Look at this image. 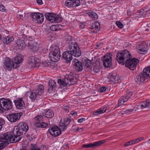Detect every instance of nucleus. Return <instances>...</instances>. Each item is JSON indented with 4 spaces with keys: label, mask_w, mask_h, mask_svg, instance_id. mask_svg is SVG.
I'll return each instance as SVG.
<instances>
[{
    "label": "nucleus",
    "mask_w": 150,
    "mask_h": 150,
    "mask_svg": "<svg viewBox=\"0 0 150 150\" xmlns=\"http://www.w3.org/2000/svg\"><path fill=\"white\" fill-rule=\"evenodd\" d=\"M13 37L11 35H8L6 37H3L2 41L4 44H8L13 40Z\"/></svg>",
    "instance_id": "c85d7f7f"
},
{
    "label": "nucleus",
    "mask_w": 150,
    "mask_h": 150,
    "mask_svg": "<svg viewBox=\"0 0 150 150\" xmlns=\"http://www.w3.org/2000/svg\"><path fill=\"white\" fill-rule=\"evenodd\" d=\"M38 94L37 92H31L30 94V98L32 100H34L36 98L37 95Z\"/></svg>",
    "instance_id": "e433bc0d"
},
{
    "label": "nucleus",
    "mask_w": 150,
    "mask_h": 150,
    "mask_svg": "<svg viewBox=\"0 0 150 150\" xmlns=\"http://www.w3.org/2000/svg\"><path fill=\"white\" fill-rule=\"evenodd\" d=\"M7 33L8 34V31H7Z\"/></svg>",
    "instance_id": "774afa93"
},
{
    "label": "nucleus",
    "mask_w": 150,
    "mask_h": 150,
    "mask_svg": "<svg viewBox=\"0 0 150 150\" xmlns=\"http://www.w3.org/2000/svg\"><path fill=\"white\" fill-rule=\"evenodd\" d=\"M44 91V87L42 85H39L36 92L38 95L41 94Z\"/></svg>",
    "instance_id": "72a5a7b5"
},
{
    "label": "nucleus",
    "mask_w": 150,
    "mask_h": 150,
    "mask_svg": "<svg viewBox=\"0 0 150 150\" xmlns=\"http://www.w3.org/2000/svg\"><path fill=\"white\" fill-rule=\"evenodd\" d=\"M77 82L76 79L71 74L66 75L63 80L59 79L58 82V83L62 86L74 85Z\"/></svg>",
    "instance_id": "423d86ee"
},
{
    "label": "nucleus",
    "mask_w": 150,
    "mask_h": 150,
    "mask_svg": "<svg viewBox=\"0 0 150 150\" xmlns=\"http://www.w3.org/2000/svg\"><path fill=\"white\" fill-rule=\"evenodd\" d=\"M29 64L32 67H34L38 66L39 62V60L36 57L33 56L29 59Z\"/></svg>",
    "instance_id": "b1692460"
},
{
    "label": "nucleus",
    "mask_w": 150,
    "mask_h": 150,
    "mask_svg": "<svg viewBox=\"0 0 150 150\" xmlns=\"http://www.w3.org/2000/svg\"><path fill=\"white\" fill-rule=\"evenodd\" d=\"M43 115L46 117L47 118H52L54 116L53 112L50 110H45V111L43 113Z\"/></svg>",
    "instance_id": "bb28decb"
},
{
    "label": "nucleus",
    "mask_w": 150,
    "mask_h": 150,
    "mask_svg": "<svg viewBox=\"0 0 150 150\" xmlns=\"http://www.w3.org/2000/svg\"><path fill=\"white\" fill-rule=\"evenodd\" d=\"M124 103V101L123 100H122L121 99V98H120L118 100V103L116 105L115 108H117L120 106L122 104H123Z\"/></svg>",
    "instance_id": "ea45409f"
},
{
    "label": "nucleus",
    "mask_w": 150,
    "mask_h": 150,
    "mask_svg": "<svg viewBox=\"0 0 150 150\" xmlns=\"http://www.w3.org/2000/svg\"><path fill=\"white\" fill-rule=\"evenodd\" d=\"M55 22L54 23H60L62 21V18L59 15H57L55 16Z\"/></svg>",
    "instance_id": "4c0bfd02"
},
{
    "label": "nucleus",
    "mask_w": 150,
    "mask_h": 150,
    "mask_svg": "<svg viewBox=\"0 0 150 150\" xmlns=\"http://www.w3.org/2000/svg\"><path fill=\"white\" fill-rule=\"evenodd\" d=\"M25 17V13L23 11H20L18 12L17 14V18L18 19L22 20Z\"/></svg>",
    "instance_id": "473e14b6"
},
{
    "label": "nucleus",
    "mask_w": 150,
    "mask_h": 150,
    "mask_svg": "<svg viewBox=\"0 0 150 150\" xmlns=\"http://www.w3.org/2000/svg\"><path fill=\"white\" fill-rule=\"evenodd\" d=\"M31 150H40V149L35 145L33 146L31 148Z\"/></svg>",
    "instance_id": "3c124183"
},
{
    "label": "nucleus",
    "mask_w": 150,
    "mask_h": 150,
    "mask_svg": "<svg viewBox=\"0 0 150 150\" xmlns=\"http://www.w3.org/2000/svg\"><path fill=\"white\" fill-rule=\"evenodd\" d=\"M137 109L136 108V106L134 107L133 108L131 109H127L124 111L125 114H129L132 112H135Z\"/></svg>",
    "instance_id": "f704fd0d"
},
{
    "label": "nucleus",
    "mask_w": 150,
    "mask_h": 150,
    "mask_svg": "<svg viewBox=\"0 0 150 150\" xmlns=\"http://www.w3.org/2000/svg\"><path fill=\"white\" fill-rule=\"evenodd\" d=\"M17 45L18 49H22L25 47L24 41L22 40H18L17 41Z\"/></svg>",
    "instance_id": "2f4dec72"
},
{
    "label": "nucleus",
    "mask_w": 150,
    "mask_h": 150,
    "mask_svg": "<svg viewBox=\"0 0 150 150\" xmlns=\"http://www.w3.org/2000/svg\"><path fill=\"white\" fill-rule=\"evenodd\" d=\"M71 121V120L69 118H66L61 120L59 125L60 128L58 127H52L49 129V132L54 137L59 135L61 133V129L62 131H65L67 129V126Z\"/></svg>",
    "instance_id": "f257e3e1"
},
{
    "label": "nucleus",
    "mask_w": 150,
    "mask_h": 150,
    "mask_svg": "<svg viewBox=\"0 0 150 150\" xmlns=\"http://www.w3.org/2000/svg\"><path fill=\"white\" fill-rule=\"evenodd\" d=\"M79 129H80V128L79 127H77L76 128V129H75V130H77V131H79Z\"/></svg>",
    "instance_id": "680f3d73"
},
{
    "label": "nucleus",
    "mask_w": 150,
    "mask_h": 150,
    "mask_svg": "<svg viewBox=\"0 0 150 150\" xmlns=\"http://www.w3.org/2000/svg\"><path fill=\"white\" fill-rule=\"evenodd\" d=\"M134 141V140H132L126 142L124 145V146L126 147L129 146L130 145H132L135 144Z\"/></svg>",
    "instance_id": "79ce46f5"
},
{
    "label": "nucleus",
    "mask_w": 150,
    "mask_h": 150,
    "mask_svg": "<svg viewBox=\"0 0 150 150\" xmlns=\"http://www.w3.org/2000/svg\"><path fill=\"white\" fill-rule=\"evenodd\" d=\"M86 14L90 16L92 20H96L98 18V15L94 12L92 11H88L87 12Z\"/></svg>",
    "instance_id": "c756f323"
},
{
    "label": "nucleus",
    "mask_w": 150,
    "mask_h": 150,
    "mask_svg": "<svg viewBox=\"0 0 150 150\" xmlns=\"http://www.w3.org/2000/svg\"><path fill=\"white\" fill-rule=\"evenodd\" d=\"M46 19L50 21L51 22L54 23L55 22V15L50 13H47L45 15Z\"/></svg>",
    "instance_id": "cd10ccee"
},
{
    "label": "nucleus",
    "mask_w": 150,
    "mask_h": 150,
    "mask_svg": "<svg viewBox=\"0 0 150 150\" xmlns=\"http://www.w3.org/2000/svg\"><path fill=\"white\" fill-rule=\"evenodd\" d=\"M121 99L125 102L127 101L129 99H133L135 98V96L132 91H127L125 94L121 97Z\"/></svg>",
    "instance_id": "412c9836"
},
{
    "label": "nucleus",
    "mask_w": 150,
    "mask_h": 150,
    "mask_svg": "<svg viewBox=\"0 0 150 150\" xmlns=\"http://www.w3.org/2000/svg\"><path fill=\"white\" fill-rule=\"evenodd\" d=\"M63 147L64 149H68L69 148L68 145L67 144L63 146Z\"/></svg>",
    "instance_id": "4d7b16f0"
},
{
    "label": "nucleus",
    "mask_w": 150,
    "mask_h": 150,
    "mask_svg": "<svg viewBox=\"0 0 150 150\" xmlns=\"http://www.w3.org/2000/svg\"><path fill=\"white\" fill-rule=\"evenodd\" d=\"M103 143V141H99L95 142L93 143H90L86 144H83L82 145V147L83 148H93L95 146H99Z\"/></svg>",
    "instance_id": "5701e85b"
},
{
    "label": "nucleus",
    "mask_w": 150,
    "mask_h": 150,
    "mask_svg": "<svg viewBox=\"0 0 150 150\" xmlns=\"http://www.w3.org/2000/svg\"><path fill=\"white\" fill-rule=\"evenodd\" d=\"M103 89H104V93L105 92V91H106L107 88L105 87L104 86Z\"/></svg>",
    "instance_id": "bf43d9fd"
},
{
    "label": "nucleus",
    "mask_w": 150,
    "mask_h": 150,
    "mask_svg": "<svg viewBox=\"0 0 150 150\" xmlns=\"http://www.w3.org/2000/svg\"><path fill=\"white\" fill-rule=\"evenodd\" d=\"M49 85V87L48 91L50 93L53 91V89L56 86V83L53 80H50Z\"/></svg>",
    "instance_id": "7c9ffc66"
},
{
    "label": "nucleus",
    "mask_w": 150,
    "mask_h": 150,
    "mask_svg": "<svg viewBox=\"0 0 150 150\" xmlns=\"http://www.w3.org/2000/svg\"><path fill=\"white\" fill-rule=\"evenodd\" d=\"M107 79L110 83H117L120 82V79L117 75H114L112 73H109Z\"/></svg>",
    "instance_id": "2eb2a0df"
},
{
    "label": "nucleus",
    "mask_w": 150,
    "mask_h": 150,
    "mask_svg": "<svg viewBox=\"0 0 150 150\" xmlns=\"http://www.w3.org/2000/svg\"><path fill=\"white\" fill-rule=\"evenodd\" d=\"M23 60L22 57L21 56H17L15 57L14 59V62L16 64L18 65Z\"/></svg>",
    "instance_id": "c9c22d12"
},
{
    "label": "nucleus",
    "mask_w": 150,
    "mask_h": 150,
    "mask_svg": "<svg viewBox=\"0 0 150 150\" xmlns=\"http://www.w3.org/2000/svg\"><path fill=\"white\" fill-rule=\"evenodd\" d=\"M93 69L96 72H98L99 71V67H99L100 66L99 63H94L93 64Z\"/></svg>",
    "instance_id": "58836bf2"
},
{
    "label": "nucleus",
    "mask_w": 150,
    "mask_h": 150,
    "mask_svg": "<svg viewBox=\"0 0 150 150\" xmlns=\"http://www.w3.org/2000/svg\"><path fill=\"white\" fill-rule=\"evenodd\" d=\"M43 117L42 116L39 115L36 116L35 118V123L37 124V126L38 127L45 128L47 127L48 124L42 121Z\"/></svg>",
    "instance_id": "ddd939ff"
},
{
    "label": "nucleus",
    "mask_w": 150,
    "mask_h": 150,
    "mask_svg": "<svg viewBox=\"0 0 150 150\" xmlns=\"http://www.w3.org/2000/svg\"><path fill=\"white\" fill-rule=\"evenodd\" d=\"M112 65V54L109 52L104 56V67L106 68H110Z\"/></svg>",
    "instance_id": "f8f14e48"
},
{
    "label": "nucleus",
    "mask_w": 150,
    "mask_h": 150,
    "mask_svg": "<svg viewBox=\"0 0 150 150\" xmlns=\"http://www.w3.org/2000/svg\"><path fill=\"white\" fill-rule=\"evenodd\" d=\"M4 144H2L1 143L0 144V150H1V149L5 148V146H4Z\"/></svg>",
    "instance_id": "864d4df0"
},
{
    "label": "nucleus",
    "mask_w": 150,
    "mask_h": 150,
    "mask_svg": "<svg viewBox=\"0 0 150 150\" xmlns=\"http://www.w3.org/2000/svg\"><path fill=\"white\" fill-rule=\"evenodd\" d=\"M69 38H68V39L67 40V41L69 39L70 41L72 39V38L70 36H69Z\"/></svg>",
    "instance_id": "052dcab7"
},
{
    "label": "nucleus",
    "mask_w": 150,
    "mask_h": 150,
    "mask_svg": "<svg viewBox=\"0 0 150 150\" xmlns=\"http://www.w3.org/2000/svg\"><path fill=\"white\" fill-rule=\"evenodd\" d=\"M58 26L57 25H52L50 27V29L53 31H56L57 30Z\"/></svg>",
    "instance_id": "c03bdc74"
},
{
    "label": "nucleus",
    "mask_w": 150,
    "mask_h": 150,
    "mask_svg": "<svg viewBox=\"0 0 150 150\" xmlns=\"http://www.w3.org/2000/svg\"><path fill=\"white\" fill-rule=\"evenodd\" d=\"M85 120L86 119L84 118H81L77 120V122L79 123H82L83 121H85Z\"/></svg>",
    "instance_id": "8fccbe9b"
},
{
    "label": "nucleus",
    "mask_w": 150,
    "mask_h": 150,
    "mask_svg": "<svg viewBox=\"0 0 150 150\" xmlns=\"http://www.w3.org/2000/svg\"><path fill=\"white\" fill-rule=\"evenodd\" d=\"M69 51L72 52L73 56L75 57H79L81 56V51L78 45L76 42H71L68 46Z\"/></svg>",
    "instance_id": "6e6552de"
},
{
    "label": "nucleus",
    "mask_w": 150,
    "mask_h": 150,
    "mask_svg": "<svg viewBox=\"0 0 150 150\" xmlns=\"http://www.w3.org/2000/svg\"><path fill=\"white\" fill-rule=\"evenodd\" d=\"M21 139V137H16L15 135L13 136L8 133H4L0 135V142L2 144L6 146L9 143H15L19 141Z\"/></svg>",
    "instance_id": "f03ea898"
},
{
    "label": "nucleus",
    "mask_w": 150,
    "mask_h": 150,
    "mask_svg": "<svg viewBox=\"0 0 150 150\" xmlns=\"http://www.w3.org/2000/svg\"><path fill=\"white\" fill-rule=\"evenodd\" d=\"M80 129H83L82 128H80Z\"/></svg>",
    "instance_id": "338daca9"
},
{
    "label": "nucleus",
    "mask_w": 150,
    "mask_h": 150,
    "mask_svg": "<svg viewBox=\"0 0 150 150\" xmlns=\"http://www.w3.org/2000/svg\"><path fill=\"white\" fill-rule=\"evenodd\" d=\"M73 55V53L68 50L63 53L62 57L66 62H68L72 59Z\"/></svg>",
    "instance_id": "a211bd4d"
},
{
    "label": "nucleus",
    "mask_w": 150,
    "mask_h": 150,
    "mask_svg": "<svg viewBox=\"0 0 150 150\" xmlns=\"http://www.w3.org/2000/svg\"><path fill=\"white\" fill-rule=\"evenodd\" d=\"M4 69L8 71L11 70L12 68H16L17 67L15 66L14 62L11 61L8 57H6L5 59V62L4 65Z\"/></svg>",
    "instance_id": "4468645a"
},
{
    "label": "nucleus",
    "mask_w": 150,
    "mask_h": 150,
    "mask_svg": "<svg viewBox=\"0 0 150 150\" xmlns=\"http://www.w3.org/2000/svg\"><path fill=\"white\" fill-rule=\"evenodd\" d=\"M28 129V126L26 123H20L17 126L14 127L13 133L16 137H20L23 134H25Z\"/></svg>",
    "instance_id": "39448f33"
},
{
    "label": "nucleus",
    "mask_w": 150,
    "mask_h": 150,
    "mask_svg": "<svg viewBox=\"0 0 150 150\" xmlns=\"http://www.w3.org/2000/svg\"><path fill=\"white\" fill-rule=\"evenodd\" d=\"M50 50L51 52L49 55L50 58L53 62H57L61 57L59 48L57 46H54L50 48Z\"/></svg>",
    "instance_id": "0eeeda50"
},
{
    "label": "nucleus",
    "mask_w": 150,
    "mask_h": 150,
    "mask_svg": "<svg viewBox=\"0 0 150 150\" xmlns=\"http://www.w3.org/2000/svg\"><path fill=\"white\" fill-rule=\"evenodd\" d=\"M0 107L5 110H8L12 109V103L8 99L2 98L0 99Z\"/></svg>",
    "instance_id": "1a4fd4ad"
},
{
    "label": "nucleus",
    "mask_w": 150,
    "mask_h": 150,
    "mask_svg": "<svg viewBox=\"0 0 150 150\" xmlns=\"http://www.w3.org/2000/svg\"><path fill=\"white\" fill-rule=\"evenodd\" d=\"M0 11L3 12L5 11V7L3 5H0Z\"/></svg>",
    "instance_id": "09e8293b"
},
{
    "label": "nucleus",
    "mask_w": 150,
    "mask_h": 150,
    "mask_svg": "<svg viewBox=\"0 0 150 150\" xmlns=\"http://www.w3.org/2000/svg\"><path fill=\"white\" fill-rule=\"evenodd\" d=\"M148 50V45L145 43L141 44L137 48L138 52L142 54H146Z\"/></svg>",
    "instance_id": "f3484780"
},
{
    "label": "nucleus",
    "mask_w": 150,
    "mask_h": 150,
    "mask_svg": "<svg viewBox=\"0 0 150 150\" xmlns=\"http://www.w3.org/2000/svg\"><path fill=\"white\" fill-rule=\"evenodd\" d=\"M132 57L130 53L127 50H122L121 52H118L116 54V58L120 64L124 65L127 60Z\"/></svg>",
    "instance_id": "20e7f679"
},
{
    "label": "nucleus",
    "mask_w": 150,
    "mask_h": 150,
    "mask_svg": "<svg viewBox=\"0 0 150 150\" xmlns=\"http://www.w3.org/2000/svg\"><path fill=\"white\" fill-rule=\"evenodd\" d=\"M106 111V109H105L104 111V113Z\"/></svg>",
    "instance_id": "69168bd1"
},
{
    "label": "nucleus",
    "mask_w": 150,
    "mask_h": 150,
    "mask_svg": "<svg viewBox=\"0 0 150 150\" xmlns=\"http://www.w3.org/2000/svg\"><path fill=\"white\" fill-rule=\"evenodd\" d=\"M147 143L149 144H150V139H149L148 141H147Z\"/></svg>",
    "instance_id": "e2e57ef3"
},
{
    "label": "nucleus",
    "mask_w": 150,
    "mask_h": 150,
    "mask_svg": "<svg viewBox=\"0 0 150 150\" xmlns=\"http://www.w3.org/2000/svg\"><path fill=\"white\" fill-rule=\"evenodd\" d=\"M19 113L11 114L7 115V118L11 122H14L18 120L20 118Z\"/></svg>",
    "instance_id": "aec40b11"
},
{
    "label": "nucleus",
    "mask_w": 150,
    "mask_h": 150,
    "mask_svg": "<svg viewBox=\"0 0 150 150\" xmlns=\"http://www.w3.org/2000/svg\"><path fill=\"white\" fill-rule=\"evenodd\" d=\"M100 28V23L96 22L93 24L91 28V30L93 33H96L99 31Z\"/></svg>",
    "instance_id": "a878e982"
},
{
    "label": "nucleus",
    "mask_w": 150,
    "mask_h": 150,
    "mask_svg": "<svg viewBox=\"0 0 150 150\" xmlns=\"http://www.w3.org/2000/svg\"><path fill=\"white\" fill-rule=\"evenodd\" d=\"M150 105V101L148 99H147L146 101L142 102L140 103L139 105H136V108L137 110H139L141 109H143L145 108H149Z\"/></svg>",
    "instance_id": "6ab92c4d"
},
{
    "label": "nucleus",
    "mask_w": 150,
    "mask_h": 150,
    "mask_svg": "<svg viewBox=\"0 0 150 150\" xmlns=\"http://www.w3.org/2000/svg\"><path fill=\"white\" fill-rule=\"evenodd\" d=\"M14 103L18 108H22L25 105L24 101L22 98H18L16 100H15Z\"/></svg>",
    "instance_id": "393cba45"
},
{
    "label": "nucleus",
    "mask_w": 150,
    "mask_h": 150,
    "mask_svg": "<svg viewBox=\"0 0 150 150\" xmlns=\"http://www.w3.org/2000/svg\"><path fill=\"white\" fill-rule=\"evenodd\" d=\"M72 115L73 116H77V112L75 111H73L72 112Z\"/></svg>",
    "instance_id": "5fc2aeb1"
},
{
    "label": "nucleus",
    "mask_w": 150,
    "mask_h": 150,
    "mask_svg": "<svg viewBox=\"0 0 150 150\" xmlns=\"http://www.w3.org/2000/svg\"><path fill=\"white\" fill-rule=\"evenodd\" d=\"M144 139V138L143 137H141L138 138L137 139H135L134 140V141L135 144L136 143H138L139 142L143 140Z\"/></svg>",
    "instance_id": "a18cd8bd"
},
{
    "label": "nucleus",
    "mask_w": 150,
    "mask_h": 150,
    "mask_svg": "<svg viewBox=\"0 0 150 150\" xmlns=\"http://www.w3.org/2000/svg\"><path fill=\"white\" fill-rule=\"evenodd\" d=\"M139 61L137 59L133 58L132 59H127L125 63V66L131 70H134L136 68Z\"/></svg>",
    "instance_id": "9d476101"
},
{
    "label": "nucleus",
    "mask_w": 150,
    "mask_h": 150,
    "mask_svg": "<svg viewBox=\"0 0 150 150\" xmlns=\"http://www.w3.org/2000/svg\"><path fill=\"white\" fill-rule=\"evenodd\" d=\"M100 92L101 93H102L103 92V87H102L101 88H100Z\"/></svg>",
    "instance_id": "13d9d810"
},
{
    "label": "nucleus",
    "mask_w": 150,
    "mask_h": 150,
    "mask_svg": "<svg viewBox=\"0 0 150 150\" xmlns=\"http://www.w3.org/2000/svg\"><path fill=\"white\" fill-rule=\"evenodd\" d=\"M73 62L76 70L78 71H81L83 69V66L81 62L78 59H74Z\"/></svg>",
    "instance_id": "4be33fe9"
},
{
    "label": "nucleus",
    "mask_w": 150,
    "mask_h": 150,
    "mask_svg": "<svg viewBox=\"0 0 150 150\" xmlns=\"http://www.w3.org/2000/svg\"><path fill=\"white\" fill-rule=\"evenodd\" d=\"M31 17L33 22L38 23H42L44 18L43 15L40 13H33L31 14Z\"/></svg>",
    "instance_id": "9b49d317"
},
{
    "label": "nucleus",
    "mask_w": 150,
    "mask_h": 150,
    "mask_svg": "<svg viewBox=\"0 0 150 150\" xmlns=\"http://www.w3.org/2000/svg\"><path fill=\"white\" fill-rule=\"evenodd\" d=\"M91 62L90 60L88 59L86 61L85 65L87 68H90L91 67Z\"/></svg>",
    "instance_id": "a19ab883"
},
{
    "label": "nucleus",
    "mask_w": 150,
    "mask_h": 150,
    "mask_svg": "<svg viewBox=\"0 0 150 150\" xmlns=\"http://www.w3.org/2000/svg\"><path fill=\"white\" fill-rule=\"evenodd\" d=\"M117 25L118 27L120 28H123V25L122 24L120 21H117L116 22Z\"/></svg>",
    "instance_id": "49530a36"
},
{
    "label": "nucleus",
    "mask_w": 150,
    "mask_h": 150,
    "mask_svg": "<svg viewBox=\"0 0 150 150\" xmlns=\"http://www.w3.org/2000/svg\"><path fill=\"white\" fill-rule=\"evenodd\" d=\"M32 50L33 51H36V50H38V49L37 47L33 46L32 47Z\"/></svg>",
    "instance_id": "6e6d98bb"
},
{
    "label": "nucleus",
    "mask_w": 150,
    "mask_h": 150,
    "mask_svg": "<svg viewBox=\"0 0 150 150\" xmlns=\"http://www.w3.org/2000/svg\"><path fill=\"white\" fill-rule=\"evenodd\" d=\"M36 1L39 5H42L43 4L42 0H36Z\"/></svg>",
    "instance_id": "603ef678"
},
{
    "label": "nucleus",
    "mask_w": 150,
    "mask_h": 150,
    "mask_svg": "<svg viewBox=\"0 0 150 150\" xmlns=\"http://www.w3.org/2000/svg\"><path fill=\"white\" fill-rule=\"evenodd\" d=\"M1 35L0 34V40H1Z\"/></svg>",
    "instance_id": "0e129e2a"
},
{
    "label": "nucleus",
    "mask_w": 150,
    "mask_h": 150,
    "mask_svg": "<svg viewBox=\"0 0 150 150\" xmlns=\"http://www.w3.org/2000/svg\"><path fill=\"white\" fill-rule=\"evenodd\" d=\"M150 78V67L144 69L143 72L137 74L135 78L136 82L142 85L145 82V80Z\"/></svg>",
    "instance_id": "7ed1b4c3"
},
{
    "label": "nucleus",
    "mask_w": 150,
    "mask_h": 150,
    "mask_svg": "<svg viewBox=\"0 0 150 150\" xmlns=\"http://www.w3.org/2000/svg\"><path fill=\"white\" fill-rule=\"evenodd\" d=\"M5 123V122L4 120L2 119H0V130L2 128V126Z\"/></svg>",
    "instance_id": "de8ad7c7"
},
{
    "label": "nucleus",
    "mask_w": 150,
    "mask_h": 150,
    "mask_svg": "<svg viewBox=\"0 0 150 150\" xmlns=\"http://www.w3.org/2000/svg\"><path fill=\"white\" fill-rule=\"evenodd\" d=\"M81 4L80 0H66L65 6L67 7H75L79 6Z\"/></svg>",
    "instance_id": "dca6fc26"
},
{
    "label": "nucleus",
    "mask_w": 150,
    "mask_h": 150,
    "mask_svg": "<svg viewBox=\"0 0 150 150\" xmlns=\"http://www.w3.org/2000/svg\"><path fill=\"white\" fill-rule=\"evenodd\" d=\"M103 113V110L100 109H99L98 110L94 112L93 114L94 115H98Z\"/></svg>",
    "instance_id": "37998d69"
}]
</instances>
